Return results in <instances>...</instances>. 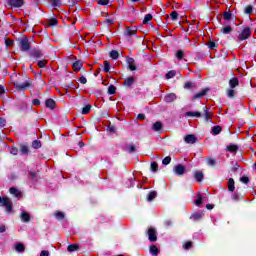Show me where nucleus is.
<instances>
[{"instance_id": "1", "label": "nucleus", "mask_w": 256, "mask_h": 256, "mask_svg": "<svg viewBox=\"0 0 256 256\" xmlns=\"http://www.w3.org/2000/svg\"><path fill=\"white\" fill-rule=\"evenodd\" d=\"M0 205H2V207H6L7 213H11L13 211V202H11V199L7 197L0 196Z\"/></svg>"}, {"instance_id": "2", "label": "nucleus", "mask_w": 256, "mask_h": 256, "mask_svg": "<svg viewBox=\"0 0 256 256\" xmlns=\"http://www.w3.org/2000/svg\"><path fill=\"white\" fill-rule=\"evenodd\" d=\"M19 47L20 51H29V49H31V42H29V38H22L19 41Z\"/></svg>"}, {"instance_id": "3", "label": "nucleus", "mask_w": 256, "mask_h": 256, "mask_svg": "<svg viewBox=\"0 0 256 256\" xmlns=\"http://www.w3.org/2000/svg\"><path fill=\"white\" fill-rule=\"evenodd\" d=\"M251 37V29L244 28L243 31L239 34L238 39L239 41H245V39H249Z\"/></svg>"}, {"instance_id": "4", "label": "nucleus", "mask_w": 256, "mask_h": 256, "mask_svg": "<svg viewBox=\"0 0 256 256\" xmlns=\"http://www.w3.org/2000/svg\"><path fill=\"white\" fill-rule=\"evenodd\" d=\"M148 239L149 241H152V242L157 241V231L155 230V228H150L148 230Z\"/></svg>"}, {"instance_id": "5", "label": "nucleus", "mask_w": 256, "mask_h": 256, "mask_svg": "<svg viewBox=\"0 0 256 256\" xmlns=\"http://www.w3.org/2000/svg\"><path fill=\"white\" fill-rule=\"evenodd\" d=\"M184 141L185 143L193 145V143H197V137H195V135L188 134L184 137Z\"/></svg>"}, {"instance_id": "6", "label": "nucleus", "mask_w": 256, "mask_h": 256, "mask_svg": "<svg viewBox=\"0 0 256 256\" xmlns=\"http://www.w3.org/2000/svg\"><path fill=\"white\" fill-rule=\"evenodd\" d=\"M8 3L11 7H23L25 2L23 0H8Z\"/></svg>"}, {"instance_id": "7", "label": "nucleus", "mask_w": 256, "mask_h": 256, "mask_svg": "<svg viewBox=\"0 0 256 256\" xmlns=\"http://www.w3.org/2000/svg\"><path fill=\"white\" fill-rule=\"evenodd\" d=\"M174 173L176 175H183L185 173V166L177 165L174 167Z\"/></svg>"}, {"instance_id": "8", "label": "nucleus", "mask_w": 256, "mask_h": 256, "mask_svg": "<svg viewBox=\"0 0 256 256\" xmlns=\"http://www.w3.org/2000/svg\"><path fill=\"white\" fill-rule=\"evenodd\" d=\"M133 83H135V78L133 76H129L128 78H126L124 80V85L126 87H131V85H133Z\"/></svg>"}, {"instance_id": "9", "label": "nucleus", "mask_w": 256, "mask_h": 256, "mask_svg": "<svg viewBox=\"0 0 256 256\" xmlns=\"http://www.w3.org/2000/svg\"><path fill=\"white\" fill-rule=\"evenodd\" d=\"M175 99H177V96L175 94L171 93V94H168L165 96L164 101L166 103H171V102L175 101Z\"/></svg>"}, {"instance_id": "10", "label": "nucleus", "mask_w": 256, "mask_h": 256, "mask_svg": "<svg viewBox=\"0 0 256 256\" xmlns=\"http://www.w3.org/2000/svg\"><path fill=\"white\" fill-rule=\"evenodd\" d=\"M207 91L208 89H204L202 90L201 92L195 94L192 99L195 100V99H201V97H205V95H207Z\"/></svg>"}, {"instance_id": "11", "label": "nucleus", "mask_w": 256, "mask_h": 256, "mask_svg": "<svg viewBox=\"0 0 256 256\" xmlns=\"http://www.w3.org/2000/svg\"><path fill=\"white\" fill-rule=\"evenodd\" d=\"M229 85H230L231 89H235V87L239 86V79H237V78L230 79Z\"/></svg>"}, {"instance_id": "12", "label": "nucleus", "mask_w": 256, "mask_h": 256, "mask_svg": "<svg viewBox=\"0 0 256 256\" xmlns=\"http://www.w3.org/2000/svg\"><path fill=\"white\" fill-rule=\"evenodd\" d=\"M81 67H83V63L81 61H76L72 65L74 71H81Z\"/></svg>"}, {"instance_id": "13", "label": "nucleus", "mask_w": 256, "mask_h": 256, "mask_svg": "<svg viewBox=\"0 0 256 256\" xmlns=\"http://www.w3.org/2000/svg\"><path fill=\"white\" fill-rule=\"evenodd\" d=\"M21 219L24 223H29V221L31 220V216L27 212H22Z\"/></svg>"}, {"instance_id": "14", "label": "nucleus", "mask_w": 256, "mask_h": 256, "mask_svg": "<svg viewBox=\"0 0 256 256\" xmlns=\"http://www.w3.org/2000/svg\"><path fill=\"white\" fill-rule=\"evenodd\" d=\"M204 117H205V121H211L212 119L211 112H209V108L207 107H204Z\"/></svg>"}, {"instance_id": "15", "label": "nucleus", "mask_w": 256, "mask_h": 256, "mask_svg": "<svg viewBox=\"0 0 256 256\" xmlns=\"http://www.w3.org/2000/svg\"><path fill=\"white\" fill-rule=\"evenodd\" d=\"M228 191H235V180H233V178L228 180Z\"/></svg>"}, {"instance_id": "16", "label": "nucleus", "mask_w": 256, "mask_h": 256, "mask_svg": "<svg viewBox=\"0 0 256 256\" xmlns=\"http://www.w3.org/2000/svg\"><path fill=\"white\" fill-rule=\"evenodd\" d=\"M128 65L130 71H135V69H137V67L135 66V60L133 58L128 59Z\"/></svg>"}, {"instance_id": "17", "label": "nucleus", "mask_w": 256, "mask_h": 256, "mask_svg": "<svg viewBox=\"0 0 256 256\" xmlns=\"http://www.w3.org/2000/svg\"><path fill=\"white\" fill-rule=\"evenodd\" d=\"M46 107L48 109H55V100L53 99L46 100Z\"/></svg>"}, {"instance_id": "18", "label": "nucleus", "mask_w": 256, "mask_h": 256, "mask_svg": "<svg viewBox=\"0 0 256 256\" xmlns=\"http://www.w3.org/2000/svg\"><path fill=\"white\" fill-rule=\"evenodd\" d=\"M163 124L161 122H155L152 126L153 131H161Z\"/></svg>"}, {"instance_id": "19", "label": "nucleus", "mask_w": 256, "mask_h": 256, "mask_svg": "<svg viewBox=\"0 0 256 256\" xmlns=\"http://www.w3.org/2000/svg\"><path fill=\"white\" fill-rule=\"evenodd\" d=\"M202 218H203V212H197L191 216V219H194L195 221H199V219H202Z\"/></svg>"}, {"instance_id": "20", "label": "nucleus", "mask_w": 256, "mask_h": 256, "mask_svg": "<svg viewBox=\"0 0 256 256\" xmlns=\"http://www.w3.org/2000/svg\"><path fill=\"white\" fill-rule=\"evenodd\" d=\"M11 195H14V197H21V192L17 190V188H10Z\"/></svg>"}, {"instance_id": "21", "label": "nucleus", "mask_w": 256, "mask_h": 256, "mask_svg": "<svg viewBox=\"0 0 256 256\" xmlns=\"http://www.w3.org/2000/svg\"><path fill=\"white\" fill-rule=\"evenodd\" d=\"M221 31L224 35H229V33L233 31V28L231 26H225L221 29Z\"/></svg>"}, {"instance_id": "22", "label": "nucleus", "mask_w": 256, "mask_h": 256, "mask_svg": "<svg viewBox=\"0 0 256 256\" xmlns=\"http://www.w3.org/2000/svg\"><path fill=\"white\" fill-rule=\"evenodd\" d=\"M15 250L18 253H23V251H25V246L22 243L16 244L15 245Z\"/></svg>"}, {"instance_id": "23", "label": "nucleus", "mask_w": 256, "mask_h": 256, "mask_svg": "<svg viewBox=\"0 0 256 256\" xmlns=\"http://www.w3.org/2000/svg\"><path fill=\"white\" fill-rule=\"evenodd\" d=\"M221 131H223V129L221 128V126H214L212 128V134L213 135H219V133H221Z\"/></svg>"}, {"instance_id": "24", "label": "nucleus", "mask_w": 256, "mask_h": 256, "mask_svg": "<svg viewBox=\"0 0 256 256\" xmlns=\"http://www.w3.org/2000/svg\"><path fill=\"white\" fill-rule=\"evenodd\" d=\"M67 249L70 253H73V251H77V249H79V244H71Z\"/></svg>"}, {"instance_id": "25", "label": "nucleus", "mask_w": 256, "mask_h": 256, "mask_svg": "<svg viewBox=\"0 0 256 256\" xmlns=\"http://www.w3.org/2000/svg\"><path fill=\"white\" fill-rule=\"evenodd\" d=\"M150 253L154 256H157L159 255V248H157V246H151L150 247Z\"/></svg>"}, {"instance_id": "26", "label": "nucleus", "mask_w": 256, "mask_h": 256, "mask_svg": "<svg viewBox=\"0 0 256 256\" xmlns=\"http://www.w3.org/2000/svg\"><path fill=\"white\" fill-rule=\"evenodd\" d=\"M237 149H239V148H238L237 145H235V144H232V145L227 146V151H229L230 153H235V152H237Z\"/></svg>"}, {"instance_id": "27", "label": "nucleus", "mask_w": 256, "mask_h": 256, "mask_svg": "<svg viewBox=\"0 0 256 256\" xmlns=\"http://www.w3.org/2000/svg\"><path fill=\"white\" fill-rule=\"evenodd\" d=\"M104 73H109V71H111V64L109 63V61H104Z\"/></svg>"}, {"instance_id": "28", "label": "nucleus", "mask_w": 256, "mask_h": 256, "mask_svg": "<svg viewBox=\"0 0 256 256\" xmlns=\"http://www.w3.org/2000/svg\"><path fill=\"white\" fill-rule=\"evenodd\" d=\"M152 19H153V15L147 14V15L144 17L143 24H144V25H147V24L149 23V21H151Z\"/></svg>"}, {"instance_id": "29", "label": "nucleus", "mask_w": 256, "mask_h": 256, "mask_svg": "<svg viewBox=\"0 0 256 256\" xmlns=\"http://www.w3.org/2000/svg\"><path fill=\"white\" fill-rule=\"evenodd\" d=\"M187 117H201L200 112H186Z\"/></svg>"}, {"instance_id": "30", "label": "nucleus", "mask_w": 256, "mask_h": 256, "mask_svg": "<svg viewBox=\"0 0 256 256\" xmlns=\"http://www.w3.org/2000/svg\"><path fill=\"white\" fill-rule=\"evenodd\" d=\"M32 147H33V149H41V141H39V140L33 141Z\"/></svg>"}, {"instance_id": "31", "label": "nucleus", "mask_w": 256, "mask_h": 256, "mask_svg": "<svg viewBox=\"0 0 256 256\" xmlns=\"http://www.w3.org/2000/svg\"><path fill=\"white\" fill-rule=\"evenodd\" d=\"M89 111H91V105L88 104L82 109V115L89 114Z\"/></svg>"}, {"instance_id": "32", "label": "nucleus", "mask_w": 256, "mask_h": 256, "mask_svg": "<svg viewBox=\"0 0 256 256\" xmlns=\"http://www.w3.org/2000/svg\"><path fill=\"white\" fill-rule=\"evenodd\" d=\"M175 75H177V73L175 72V70H171L166 74V79H173V77H175Z\"/></svg>"}, {"instance_id": "33", "label": "nucleus", "mask_w": 256, "mask_h": 256, "mask_svg": "<svg viewBox=\"0 0 256 256\" xmlns=\"http://www.w3.org/2000/svg\"><path fill=\"white\" fill-rule=\"evenodd\" d=\"M195 179L198 181H203V172H201V171L196 172Z\"/></svg>"}, {"instance_id": "34", "label": "nucleus", "mask_w": 256, "mask_h": 256, "mask_svg": "<svg viewBox=\"0 0 256 256\" xmlns=\"http://www.w3.org/2000/svg\"><path fill=\"white\" fill-rule=\"evenodd\" d=\"M155 197H157V192L152 191L148 194V201H153V199H155Z\"/></svg>"}, {"instance_id": "35", "label": "nucleus", "mask_w": 256, "mask_h": 256, "mask_svg": "<svg viewBox=\"0 0 256 256\" xmlns=\"http://www.w3.org/2000/svg\"><path fill=\"white\" fill-rule=\"evenodd\" d=\"M110 57H111V59H118L119 58V52H117L115 50H112L110 52Z\"/></svg>"}, {"instance_id": "36", "label": "nucleus", "mask_w": 256, "mask_h": 256, "mask_svg": "<svg viewBox=\"0 0 256 256\" xmlns=\"http://www.w3.org/2000/svg\"><path fill=\"white\" fill-rule=\"evenodd\" d=\"M16 87L17 89H27V87H29V82H25L23 84H17Z\"/></svg>"}, {"instance_id": "37", "label": "nucleus", "mask_w": 256, "mask_h": 256, "mask_svg": "<svg viewBox=\"0 0 256 256\" xmlns=\"http://www.w3.org/2000/svg\"><path fill=\"white\" fill-rule=\"evenodd\" d=\"M179 17V14L177 13V11H173L170 14V18L172 19V21H177V18Z\"/></svg>"}, {"instance_id": "38", "label": "nucleus", "mask_w": 256, "mask_h": 256, "mask_svg": "<svg viewBox=\"0 0 256 256\" xmlns=\"http://www.w3.org/2000/svg\"><path fill=\"white\" fill-rule=\"evenodd\" d=\"M116 91H117V88H115V86H109L108 88L109 95H115Z\"/></svg>"}, {"instance_id": "39", "label": "nucleus", "mask_w": 256, "mask_h": 256, "mask_svg": "<svg viewBox=\"0 0 256 256\" xmlns=\"http://www.w3.org/2000/svg\"><path fill=\"white\" fill-rule=\"evenodd\" d=\"M157 169H159V165L157 164V162L151 163V171L155 173L157 172Z\"/></svg>"}, {"instance_id": "40", "label": "nucleus", "mask_w": 256, "mask_h": 256, "mask_svg": "<svg viewBox=\"0 0 256 256\" xmlns=\"http://www.w3.org/2000/svg\"><path fill=\"white\" fill-rule=\"evenodd\" d=\"M227 95L230 98L235 97V90L233 88L227 90Z\"/></svg>"}, {"instance_id": "41", "label": "nucleus", "mask_w": 256, "mask_h": 256, "mask_svg": "<svg viewBox=\"0 0 256 256\" xmlns=\"http://www.w3.org/2000/svg\"><path fill=\"white\" fill-rule=\"evenodd\" d=\"M48 25H50V27L57 25V19L56 18L49 19Z\"/></svg>"}, {"instance_id": "42", "label": "nucleus", "mask_w": 256, "mask_h": 256, "mask_svg": "<svg viewBox=\"0 0 256 256\" xmlns=\"http://www.w3.org/2000/svg\"><path fill=\"white\" fill-rule=\"evenodd\" d=\"M207 165H209L210 167H215V159L208 158L207 159Z\"/></svg>"}, {"instance_id": "43", "label": "nucleus", "mask_w": 256, "mask_h": 256, "mask_svg": "<svg viewBox=\"0 0 256 256\" xmlns=\"http://www.w3.org/2000/svg\"><path fill=\"white\" fill-rule=\"evenodd\" d=\"M195 87V84L193 82H186L184 85V89H191Z\"/></svg>"}, {"instance_id": "44", "label": "nucleus", "mask_w": 256, "mask_h": 256, "mask_svg": "<svg viewBox=\"0 0 256 256\" xmlns=\"http://www.w3.org/2000/svg\"><path fill=\"white\" fill-rule=\"evenodd\" d=\"M45 65H47V60L38 61V67H40L41 69H43V67H45Z\"/></svg>"}, {"instance_id": "45", "label": "nucleus", "mask_w": 256, "mask_h": 256, "mask_svg": "<svg viewBox=\"0 0 256 256\" xmlns=\"http://www.w3.org/2000/svg\"><path fill=\"white\" fill-rule=\"evenodd\" d=\"M163 165H169V163H171V158L169 156L165 157L162 160Z\"/></svg>"}, {"instance_id": "46", "label": "nucleus", "mask_w": 256, "mask_h": 256, "mask_svg": "<svg viewBox=\"0 0 256 256\" xmlns=\"http://www.w3.org/2000/svg\"><path fill=\"white\" fill-rule=\"evenodd\" d=\"M55 217L56 219H63L65 217V214H63V212H56L55 213Z\"/></svg>"}, {"instance_id": "47", "label": "nucleus", "mask_w": 256, "mask_h": 256, "mask_svg": "<svg viewBox=\"0 0 256 256\" xmlns=\"http://www.w3.org/2000/svg\"><path fill=\"white\" fill-rule=\"evenodd\" d=\"M240 181H241V183H244L245 185H247V183H249V177H247V176H242V177L240 178Z\"/></svg>"}, {"instance_id": "48", "label": "nucleus", "mask_w": 256, "mask_h": 256, "mask_svg": "<svg viewBox=\"0 0 256 256\" xmlns=\"http://www.w3.org/2000/svg\"><path fill=\"white\" fill-rule=\"evenodd\" d=\"M5 45H6V47H13V40L7 38L5 40Z\"/></svg>"}, {"instance_id": "49", "label": "nucleus", "mask_w": 256, "mask_h": 256, "mask_svg": "<svg viewBox=\"0 0 256 256\" xmlns=\"http://www.w3.org/2000/svg\"><path fill=\"white\" fill-rule=\"evenodd\" d=\"M245 13H247V15H251V13H253V6H247L245 8Z\"/></svg>"}, {"instance_id": "50", "label": "nucleus", "mask_w": 256, "mask_h": 256, "mask_svg": "<svg viewBox=\"0 0 256 256\" xmlns=\"http://www.w3.org/2000/svg\"><path fill=\"white\" fill-rule=\"evenodd\" d=\"M208 47L209 49H215V47H217V44L214 41H209Z\"/></svg>"}, {"instance_id": "51", "label": "nucleus", "mask_w": 256, "mask_h": 256, "mask_svg": "<svg viewBox=\"0 0 256 256\" xmlns=\"http://www.w3.org/2000/svg\"><path fill=\"white\" fill-rule=\"evenodd\" d=\"M223 18L225 19V21H229V19H231V13L230 12H225L223 14Z\"/></svg>"}, {"instance_id": "52", "label": "nucleus", "mask_w": 256, "mask_h": 256, "mask_svg": "<svg viewBox=\"0 0 256 256\" xmlns=\"http://www.w3.org/2000/svg\"><path fill=\"white\" fill-rule=\"evenodd\" d=\"M183 51L182 50H178L177 52H176V57H177V59H183Z\"/></svg>"}, {"instance_id": "53", "label": "nucleus", "mask_w": 256, "mask_h": 256, "mask_svg": "<svg viewBox=\"0 0 256 256\" xmlns=\"http://www.w3.org/2000/svg\"><path fill=\"white\" fill-rule=\"evenodd\" d=\"M52 5L53 7H61V2L59 0H53Z\"/></svg>"}, {"instance_id": "54", "label": "nucleus", "mask_w": 256, "mask_h": 256, "mask_svg": "<svg viewBox=\"0 0 256 256\" xmlns=\"http://www.w3.org/2000/svg\"><path fill=\"white\" fill-rule=\"evenodd\" d=\"M98 5H109V0H98Z\"/></svg>"}, {"instance_id": "55", "label": "nucleus", "mask_w": 256, "mask_h": 256, "mask_svg": "<svg viewBox=\"0 0 256 256\" xmlns=\"http://www.w3.org/2000/svg\"><path fill=\"white\" fill-rule=\"evenodd\" d=\"M196 205H201V203H203V198L201 196H198V198L195 201Z\"/></svg>"}, {"instance_id": "56", "label": "nucleus", "mask_w": 256, "mask_h": 256, "mask_svg": "<svg viewBox=\"0 0 256 256\" xmlns=\"http://www.w3.org/2000/svg\"><path fill=\"white\" fill-rule=\"evenodd\" d=\"M127 151H128L129 153H133V151H135V146H133V145L128 146V147H127Z\"/></svg>"}, {"instance_id": "57", "label": "nucleus", "mask_w": 256, "mask_h": 256, "mask_svg": "<svg viewBox=\"0 0 256 256\" xmlns=\"http://www.w3.org/2000/svg\"><path fill=\"white\" fill-rule=\"evenodd\" d=\"M7 121L4 118H0V127H5Z\"/></svg>"}, {"instance_id": "58", "label": "nucleus", "mask_w": 256, "mask_h": 256, "mask_svg": "<svg viewBox=\"0 0 256 256\" xmlns=\"http://www.w3.org/2000/svg\"><path fill=\"white\" fill-rule=\"evenodd\" d=\"M79 81H80V83H82V85H85V83H87V78L82 76V77H80Z\"/></svg>"}, {"instance_id": "59", "label": "nucleus", "mask_w": 256, "mask_h": 256, "mask_svg": "<svg viewBox=\"0 0 256 256\" xmlns=\"http://www.w3.org/2000/svg\"><path fill=\"white\" fill-rule=\"evenodd\" d=\"M193 245V243L191 242H186L184 245V249H191V246Z\"/></svg>"}, {"instance_id": "60", "label": "nucleus", "mask_w": 256, "mask_h": 256, "mask_svg": "<svg viewBox=\"0 0 256 256\" xmlns=\"http://www.w3.org/2000/svg\"><path fill=\"white\" fill-rule=\"evenodd\" d=\"M18 152H19V150H17V148H11V150H10V153L12 155H17Z\"/></svg>"}, {"instance_id": "61", "label": "nucleus", "mask_w": 256, "mask_h": 256, "mask_svg": "<svg viewBox=\"0 0 256 256\" xmlns=\"http://www.w3.org/2000/svg\"><path fill=\"white\" fill-rule=\"evenodd\" d=\"M2 95H5V88L2 85H0V97Z\"/></svg>"}, {"instance_id": "62", "label": "nucleus", "mask_w": 256, "mask_h": 256, "mask_svg": "<svg viewBox=\"0 0 256 256\" xmlns=\"http://www.w3.org/2000/svg\"><path fill=\"white\" fill-rule=\"evenodd\" d=\"M40 256H49V251L43 250V251L40 253Z\"/></svg>"}, {"instance_id": "63", "label": "nucleus", "mask_w": 256, "mask_h": 256, "mask_svg": "<svg viewBox=\"0 0 256 256\" xmlns=\"http://www.w3.org/2000/svg\"><path fill=\"white\" fill-rule=\"evenodd\" d=\"M21 151L22 153H28L29 149L27 148V146H22Z\"/></svg>"}, {"instance_id": "64", "label": "nucleus", "mask_w": 256, "mask_h": 256, "mask_svg": "<svg viewBox=\"0 0 256 256\" xmlns=\"http://www.w3.org/2000/svg\"><path fill=\"white\" fill-rule=\"evenodd\" d=\"M33 105H41V102L39 101V99H34Z\"/></svg>"}]
</instances>
